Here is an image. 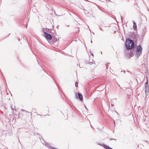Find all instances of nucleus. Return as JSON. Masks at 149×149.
I'll return each instance as SVG.
<instances>
[{
  "mask_svg": "<svg viewBox=\"0 0 149 149\" xmlns=\"http://www.w3.org/2000/svg\"><path fill=\"white\" fill-rule=\"evenodd\" d=\"M125 45L127 49H130L134 47V45L133 41L128 38L125 42Z\"/></svg>",
  "mask_w": 149,
  "mask_h": 149,
  "instance_id": "nucleus-1",
  "label": "nucleus"
},
{
  "mask_svg": "<svg viewBox=\"0 0 149 149\" xmlns=\"http://www.w3.org/2000/svg\"><path fill=\"white\" fill-rule=\"evenodd\" d=\"M142 48L140 45H139L136 47V56L137 57H139L142 54Z\"/></svg>",
  "mask_w": 149,
  "mask_h": 149,
  "instance_id": "nucleus-2",
  "label": "nucleus"
},
{
  "mask_svg": "<svg viewBox=\"0 0 149 149\" xmlns=\"http://www.w3.org/2000/svg\"><path fill=\"white\" fill-rule=\"evenodd\" d=\"M145 85V89H144V91L145 92V95L146 97L147 95H148L149 92V88H148V81H147Z\"/></svg>",
  "mask_w": 149,
  "mask_h": 149,
  "instance_id": "nucleus-3",
  "label": "nucleus"
},
{
  "mask_svg": "<svg viewBox=\"0 0 149 149\" xmlns=\"http://www.w3.org/2000/svg\"><path fill=\"white\" fill-rule=\"evenodd\" d=\"M43 36L47 40H50L52 38L51 35L45 32H44Z\"/></svg>",
  "mask_w": 149,
  "mask_h": 149,
  "instance_id": "nucleus-4",
  "label": "nucleus"
},
{
  "mask_svg": "<svg viewBox=\"0 0 149 149\" xmlns=\"http://www.w3.org/2000/svg\"><path fill=\"white\" fill-rule=\"evenodd\" d=\"M75 97L76 99L79 98L81 101H82L83 99L82 95L80 93H75Z\"/></svg>",
  "mask_w": 149,
  "mask_h": 149,
  "instance_id": "nucleus-5",
  "label": "nucleus"
},
{
  "mask_svg": "<svg viewBox=\"0 0 149 149\" xmlns=\"http://www.w3.org/2000/svg\"><path fill=\"white\" fill-rule=\"evenodd\" d=\"M98 144L99 145H100L101 146H103L106 149H113L112 148L109 147V146H107L106 145H105L104 144H103V143L101 144V143H98Z\"/></svg>",
  "mask_w": 149,
  "mask_h": 149,
  "instance_id": "nucleus-6",
  "label": "nucleus"
},
{
  "mask_svg": "<svg viewBox=\"0 0 149 149\" xmlns=\"http://www.w3.org/2000/svg\"><path fill=\"white\" fill-rule=\"evenodd\" d=\"M43 142L42 143L45 145L46 146H47V147L49 148L50 146L49 144L48 143L44 141L43 140Z\"/></svg>",
  "mask_w": 149,
  "mask_h": 149,
  "instance_id": "nucleus-7",
  "label": "nucleus"
},
{
  "mask_svg": "<svg viewBox=\"0 0 149 149\" xmlns=\"http://www.w3.org/2000/svg\"><path fill=\"white\" fill-rule=\"evenodd\" d=\"M133 28L134 30H136L137 28L136 24V22L134 21H133Z\"/></svg>",
  "mask_w": 149,
  "mask_h": 149,
  "instance_id": "nucleus-8",
  "label": "nucleus"
},
{
  "mask_svg": "<svg viewBox=\"0 0 149 149\" xmlns=\"http://www.w3.org/2000/svg\"><path fill=\"white\" fill-rule=\"evenodd\" d=\"M32 111L35 113L36 112V109L34 108H33L32 109Z\"/></svg>",
  "mask_w": 149,
  "mask_h": 149,
  "instance_id": "nucleus-9",
  "label": "nucleus"
},
{
  "mask_svg": "<svg viewBox=\"0 0 149 149\" xmlns=\"http://www.w3.org/2000/svg\"><path fill=\"white\" fill-rule=\"evenodd\" d=\"M78 82H77V81H76V82L75 83V86L76 87H78Z\"/></svg>",
  "mask_w": 149,
  "mask_h": 149,
  "instance_id": "nucleus-10",
  "label": "nucleus"
},
{
  "mask_svg": "<svg viewBox=\"0 0 149 149\" xmlns=\"http://www.w3.org/2000/svg\"><path fill=\"white\" fill-rule=\"evenodd\" d=\"M110 140H115V141H116V139H110Z\"/></svg>",
  "mask_w": 149,
  "mask_h": 149,
  "instance_id": "nucleus-11",
  "label": "nucleus"
},
{
  "mask_svg": "<svg viewBox=\"0 0 149 149\" xmlns=\"http://www.w3.org/2000/svg\"><path fill=\"white\" fill-rule=\"evenodd\" d=\"M93 63L92 62H90L89 63V64L90 65H91Z\"/></svg>",
  "mask_w": 149,
  "mask_h": 149,
  "instance_id": "nucleus-12",
  "label": "nucleus"
},
{
  "mask_svg": "<svg viewBox=\"0 0 149 149\" xmlns=\"http://www.w3.org/2000/svg\"><path fill=\"white\" fill-rule=\"evenodd\" d=\"M106 65V69H108V67H107V65Z\"/></svg>",
  "mask_w": 149,
  "mask_h": 149,
  "instance_id": "nucleus-13",
  "label": "nucleus"
},
{
  "mask_svg": "<svg viewBox=\"0 0 149 149\" xmlns=\"http://www.w3.org/2000/svg\"><path fill=\"white\" fill-rule=\"evenodd\" d=\"M91 54V55H92V56H93V54L92 53Z\"/></svg>",
  "mask_w": 149,
  "mask_h": 149,
  "instance_id": "nucleus-14",
  "label": "nucleus"
},
{
  "mask_svg": "<svg viewBox=\"0 0 149 149\" xmlns=\"http://www.w3.org/2000/svg\"><path fill=\"white\" fill-rule=\"evenodd\" d=\"M121 21H122V17H121Z\"/></svg>",
  "mask_w": 149,
  "mask_h": 149,
  "instance_id": "nucleus-15",
  "label": "nucleus"
},
{
  "mask_svg": "<svg viewBox=\"0 0 149 149\" xmlns=\"http://www.w3.org/2000/svg\"><path fill=\"white\" fill-rule=\"evenodd\" d=\"M91 43H92V41L91 40Z\"/></svg>",
  "mask_w": 149,
  "mask_h": 149,
  "instance_id": "nucleus-16",
  "label": "nucleus"
},
{
  "mask_svg": "<svg viewBox=\"0 0 149 149\" xmlns=\"http://www.w3.org/2000/svg\"><path fill=\"white\" fill-rule=\"evenodd\" d=\"M124 73H125V71L124 70Z\"/></svg>",
  "mask_w": 149,
  "mask_h": 149,
  "instance_id": "nucleus-17",
  "label": "nucleus"
},
{
  "mask_svg": "<svg viewBox=\"0 0 149 149\" xmlns=\"http://www.w3.org/2000/svg\"><path fill=\"white\" fill-rule=\"evenodd\" d=\"M111 104V106H112V105H113V104Z\"/></svg>",
  "mask_w": 149,
  "mask_h": 149,
  "instance_id": "nucleus-18",
  "label": "nucleus"
}]
</instances>
